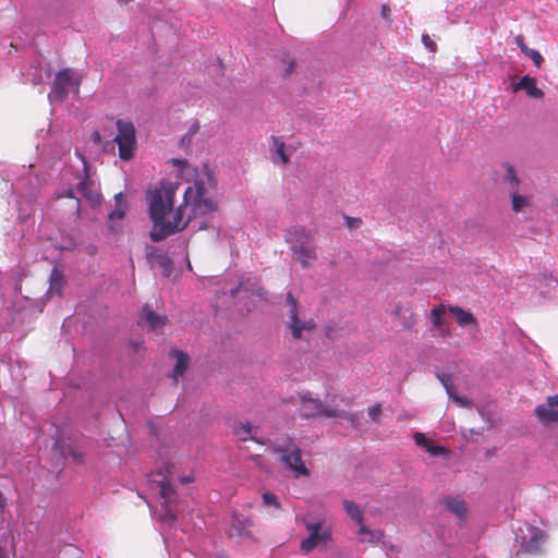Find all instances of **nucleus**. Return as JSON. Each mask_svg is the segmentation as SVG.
Segmentation results:
<instances>
[{"mask_svg":"<svg viewBox=\"0 0 558 558\" xmlns=\"http://www.w3.org/2000/svg\"><path fill=\"white\" fill-rule=\"evenodd\" d=\"M179 187V182L162 180L146 194L148 215L153 222L149 238L155 243L183 231L190 223L196 230L213 228L208 216L218 210V202L214 196V177L208 171L197 174L194 183L184 191L182 203L174 208Z\"/></svg>","mask_w":558,"mask_h":558,"instance_id":"obj_1","label":"nucleus"},{"mask_svg":"<svg viewBox=\"0 0 558 558\" xmlns=\"http://www.w3.org/2000/svg\"><path fill=\"white\" fill-rule=\"evenodd\" d=\"M299 414L302 418H347L354 422V416L344 410L324 403L319 398H314L310 392L299 396Z\"/></svg>","mask_w":558,"mask_h":558,"instance_id":"obj_2","label":"nucleus"},{"mask_svg":"<svg viewBox=\"0 0 558 558\" xmlns=\"http://www.w3.org/2000/svg\"><path fill=\"white\" fill-rule=\"evenodd\" d=\"M303 523L308 533V536L301 542V550L303 553H311L314 548L325 550L332 542V532L330 527H324L323 520L310 521L303 519Z\"/></svg>","mask_w":558,"mask_h":558,"instance_id":"obj_3","label":"nucleus"},{"mask_svg":"<svg viewBox=\"0 0 558 558\" xmlns=\"http://www.w3.org/2000/svg\"><path fill=\"white\" fill-rule=\"evenodd\" d=\"M272 451L279 454L280 461L296 478L310 475V470L302 460V449L292 440L275 446Z\"/></svg>","mask_w":558,"mask_h":558,"instance_id":"obj_4","label":"nucleus"},{"mask_svg":"<svg viewBox=\"0 0 558 558\" xmlns=\"http://www.w3.org/2000/svg\"><path fill=\"white\" fill-rule=\"evenodd\" d=\"M286 302L288 305L287 328L294 340H300L304 332H312L315 329V322L312 318L306 319L300 316L299 303L291 292L287 293Z\"/></svg>","mask_w":558,"mask_h":558,"instance_id":"obj_5","label":"nucleus"},{"mask_svg":"<svg viewBox=\"0 0 558 558\" xmlns=\"http://www.w3.org/2000/svg\"><path fill=\"white\" fill-rule=\"evenodd\" d=\"M83 160V174L80 177V181L76 185V189H66L61 193H58L57 197H69V198H76L75 194H81L84 196L87 201H89L93 205H97L100 203L101 195L95 184V182L90 179L88 173V165L87 161L82 158Z\"/></svg>","mask_w":558,"mask_h":558,"instance_id":"obj_6","label":"nucleus"},{"mask_svg":"<svg viewBox=\"0 0 558 558\" xmlns=\"http://www.w3.org/2000/svg\"><path fill=\"white\" fill-rule=\"evenodd\" d=\"M80 85L81 77L72 69H62L54 76L49 98L52 101H63L68 97L70 88H74L78 93Z\"/></svg>","mask_w":558,"mask_h":558,"instance_id":"obj_7","label":"nucleus"},{"mask_svg":"<svg viewBox=\"0 0 558 558\" xmlns=\"http://www.w3.org/2000/svg\"><path fill=\"white\" fill-rule=\"evenodd\" d=\"M117 129L118 134L114 137V142L119 147V157L122 160H130L134 155L136 145L135 128L130 121L118 120Z\"/></svg>","mask_w":558,"mask_h":558,"instance_id":"obj_8","label":"nucleus"},{"mask_svg":"<svg viewBox=\"0 0 558 558\" xmlns=\"http://www.w3.org/2000/svg\"><path fill=\"white\" fill-rule=\"evenodd\" d=\"M534 414L544 426L558 424V395L548 396L535 408Z\"/></svg>","mask_w":558,"mask_h":558,"instance_id":"obj_9","label":"nucleus"},{"mask_svg":"<svg viewBox=\"0 0 558 558\" xmlns=\"http://www.w3.org/2000/svg\"><path fill=\"white\" fill-rule=\"evenodd\" d=\"M291 253L303 268L312 266L317 260L316 247L310 244H294L291 246Z\"/></svg>","mask_w":558,"mask_h":558,"instance_id":"obj_10","label":"nucleus"},{"mask_svg":"<svg viewBox=\"0 0 558 558\" xmlns=\"http://www.w3.org/2000/svg\"><path fill=\"white\" fill-rule=\"evenodd\" d=\"M546 539L547 535L544 531L539 529H532L529 541L523 542L521 544V549L522 551L529 554H539L542 551V546L545 544Z\"/></svg>","mask_w":558,"mask_h":558,"instance_id":"obj_11","label":"nucleus"},{"mask_svg":"<svg viewBox=\"0 0 558 558\" xmlns=\"http://www.w3.org/2000/svg\"><path fill=\"white\" fill-rule=\"evenodd\" d=\"M269 140L271 142L270 150L275 154L272 162H280L282 166H287L291 157L290 153H288V146L280 136L271 135Z\"/></svg>","mask_w":558,"mask_h":558,"instance_id":"obj_12","label":"nucleus"},{"mask_svg":"<svg viewBox=\"0 0 558 558\" xmlns=\"http://www.w3.org/2000/svg\"><path fill=\"white\" fill-rule=\"evenodd\" d=\"M147 324L154 331L161 329L167 323V316L158 315L149 305L145 304L142 308V314L138 324Z\"/></svg>","mask_w":558,"mask_h":558,"instance_id":"obj_13","label":"nucleus"},{"mask_svg":"<svg viewBox=\"0 0 558 558\" xmlns=\"http://www.w3.org/2000/svg\"><path fill=\"white\" fill-rule=\"evenodd\" d=\"M286 241L291 246L294 244H310L313 241V234L305 227L294 226L287 230Z\"/></svg>","mask_w":558,"mask_h":558,"instance_id":"obj_14","label":"nucleus"},{"mask_svg":"<svg viewBox=\"0 0 558 558\" xmlns=\"http://www.w3.org/2000/svg\"><path fill=\"white\" fill-rule=\"evenodd\" d=\"M513 90H525L526 95L531 98L541 99L544 97V93L536 86L535 78L525 75L513 86Z\"/></svg>","mask_w":558,"mask_h":558,"instance_id":"obj_15","label":"nucleus"},{"mask_svg":"<svg viewBox=\"0 0 558 558\" xmlns=\"http://www.w3.org/2000/svg\"><path fill=\"white\" fill-rule=\"evenodd\" d=\"M175 494L173 485L167 481L160 483V496L165 500L162 507L165 508V517L173 521L177 519V512L171 509V497Z\"/></svg>","mask_w":558,"mask_h":558,"instance_id":"obj_16","label":"nucleus"},{"mask_svg":"<svg viewBox=\"0 0 558 558\" xmlns=\"http://www.w3.org/2000/svg\"><path fill=\"white\" fill-rule=\"evenodd\" d=\"M414 440L417 446L425 448L433 457L448 453V450L445 447L434 444L433 440L426 438L422 433H415Z\"/></svg>","mask_w":558,"mask_h":558,"instance_id":"obj_17","label":"nucleus"},{"mask_svg":"<svg viewBox=\"0 0 558 558\" xmlns=\"http://www.w3.org/2000/svg\"><path fill=\"white\" fill-rule=\"evenodd\" d=\"M65 280L62 271L57 267L52 268L49 277V289L47 293L52 295H61L62 290L64 288Z\"/></svg>","mask_w":558,"mask_h":558,"instance_id":"obj_18","label":"nucleus"},{"mask_svg":"<svg viewBox=\"0 0 558 558\" xmlns=\"http://www.w3.org/2000/svg\"><path fill=\"white\" fill-rule=\"evenodd\" d=\"M357 535L362 543L378 544L384 538L383 531L369 530L364 523L359 526Z\"/></svg>","mask_w":558,"mask_h":558,"instance_id":"obj_19","label":"nucleus"},{"mask_svg":"<svg viewBox=\"0 0 558 558\" xmlns=\"http://www.w3.org/2000/svg\"><path fill=\"white\" fill-rule=\"evenodd\" d=\"M171 354L175 357V365L173 368L172 377L174 378V381L177 383L178 377L182 376L189 366V355L185 354L182 351L173 350Z\"/></svg>","mask_w":558,"mask_h":558,"instance_id":"obj_20","label":"nucleus"},{"mask_svg":"<svg viewBox=\"0 0 558 558\" xmlns=\"http://www.w3.org/2000/svg\"><path fill=\"white\" fill-rule=\"evenodd\" d=\"M444 505L446 509L453 514H456L459 519H463L466 512L465 502L460 498L448 497L444 499Z\"/></svg>","mask_w":558,"mask_h":558,"instance_id":"obj_21","label":"nucleus"},{"mask_svg":"<svg viewBox=\"0 0 558 558\" xmlns=\"http://www.w3.org/2000/svg\"><path fill=\"white\" fill-rule=\"evenodd\" d=\"M343 508L356 525L360 526L364 523V512L357 504L352 500H343Z\"/></svg>","mask_w":558,"mask_h":558,"instance_id":"obj_22","label":"nucleus"},{"mask_svg":"<svg viewBox=\"0 0 558 558\" xmlns=\"http://www.w3.org/2000/svg\"><path fill=\"white\" fill-rule=\"evenodd\" d=\"M449 312L456 316L458 324L462 327L468 325H476L474 315L459 306H450Z\"/></svg>","mask_w":558,"mask_h":558,"instance_id":"obj_23","label":"nucleus"},{"mask_svg":"<svg viewBox=\"0 0 558 558\" xmlns=\"http://www.w3.org/2000/svg\"><path fill=\"white\" fill-rule=\"evenodd\" d=\"M392 314L400 320L404 330H411L413 328L415 324L414 315L413 313L405 315L402 304H397L392 311Z\"/></svg>","mask_w":558,"mask_h":558,"instance_id":"obj_24","label":"nucleus"},{"mask_svg":"<svg viewBox=\"0 0 558 558\" xmlns=\"http://www.w3.org/2000/svg\"><path fill=\"white\" fill-rule=\"evenodd\" d=\"M252 424L247 421L245 422H238L233 425V433L239 437L241 441H247L252 439L251 432H252Z\"/></svg>","mask_w":558,"mask_h":558,"instance_id":"obj_25","label":"nucleus"},{"mask_svg":"<svg viewBox=\"0 0 558 558\" xmlns=\"http://www.w3.org/2000/svg\"><path fill=\"white\" fill-rule=\"evenodd\" d=\"M529 206V197L519 194L518 191L511 192V208L514 213H520Z\"/></svg>","mask_w":558,"mask_h":558,"instance_id":"obj_26","label":"nucleus"},{"mask_svg":"<svg viewBox=\"0 0 558 558\" xmlns=\"http://www.w3.org/2000/svg\"><path fill=\"white\" fill-rule=\"evenodd\" d=\"M506 173H505V181L509 184V189L511 192L518 191L520 180L517 177V171L513 166L511 165H505Z\"/></svg>","mask_w":558,"mask_h":558,"instance_id":"obj_27","label":"nucleus"},{"mask_svg":"<svg viewBox=\"0 0 558 558\" xmlns=\"http://www.w3.org/2000/svg\"><path fill=\"white\" fill-rule=\"evenodd\" d=\"M445 313H446V307L444 304L435 306L430 311L432 324H433L434 328L440 329L442 327V324H444L442 317H444Z\"/></svg>","mask_w":558,"mask_h":558,"instance_id":"obj_28","label":"nucleus"},{"mask_svg":"<svg viewBox=\"0 0 558 558\" xmlns=\"http://www.w3.org/2000/svg\"><path fill=\"white\" fill-rule=\"evenodd\" d=\"M446 390L449 395V397L459 405L462 408H470L472 405V401L469 400L465 397L458 396L451 386H449L447 383H444Z\"/></svg>","mask_w":558,"mask_h":558,"instance_id":"obj_29","label":"nucleus"},{"mask_svg":"<svg viewBox=\"0 0 558 558\" xmlns=\"http://www.w3.org/2000/svg\"><path fill=\"white\" fill-rule=\"evenodd\" d=\"M523 54L530 58L537 68H541L542 63L544 62V58L535 49L529 48Z\"/></svg>","mask_w":558,"mask_h":558,"instance_id":"obj_30","label":"nucleus"},{"mask_svg":"<svg viewBox=\"0 0 558 558\" xmlns=\"http://www.w3.org/2000/svg\"><path fill=\"white\" fill-rule=\"evenodd\" d=\"M263 502L265 506H271L276 509L280 508V502L278 500V497L272 493H265L263 494Z\"/></svg>","mask_w":558,"mask_h":558,"instance_id":"obj_31","label":"nucleus"},{"mask_svg":"<svg viewBox=\"0 0 558 558\" xmlns=\"http://www.w3.org/2000/svg\"><path fill=\"white\" fill-rule=\"evenodd\" d=\"M282 64H283V74L286 76L291 75L295 71L296 63H295L294 59L286 58L282 60Z\"/></svg>","mask_w":558,"mask_h":558,"instance_id":"obj_32","label":"nucleus"},{"mask_svg":"<svg viewBox=\"0 0 558 558\" xmlns=\"http://www.w3.org/2000/svg\"><path fill=\"white\" fill-rule=\"evenodd\" d=\"M380 414H381V405L380 404H375V405L368 408V416L371 417L372 421L377 422Z\"/></svg>","mask_w":558,"mask_h":558,"instance_id":"obj_33","label":"nucleus"},{"mask_svg":"<svg viewBox=\"0 0 558 558\" xmlns=\"http://www.w3.org/2000/svg\"><path fill=\"white\" fill-rule=\"evenodd\" d=\"M125 209L124 207H117L116 206V209L112 210L110 214H109V219L110 220H120V219H123V217L125 216Z\"/></svg>","mask_w":558,"mask_h":558,"instance_id":"obj_34","label":"nucleus"},{"mask_svg":"<svg viewBox=\"0 0 558 558\" xmlns=\"http://www.w3.org/2000/svg\"><path fill=\"white\" fill-rule=\"evenodd\" d=\"M422 41H423V44L425 45V47H427V48L429 49V51H432V52H435V51H436V49H437V45L435 44V41H433V40L430 39V37H429L428 35L424 34V35L422 36Z\"/></svg>","mask_w":558,"mask_h":558,"instance_id":"obj_35","label":"nucleus"},{"mask_svg":"<svg viewBox=\"0 0 558 558\" xmlns=\"http://www.w3.org/2000/svg\"><path fill=\"white\" fill-rule=\"evenodd\" d=\"M380 15L386 22L391 23V11L388 4L381 5Z\"/></svg>","mask_w":558,"mask_h":558,"instance_id":"obj_36","label":"nucleus"},{"mask_svg":"<svg viewBox=\"0 0 558 558\" xmlns=\"http://www.w3.org/2000/svg\"><path fill=\"white\" fill-rule=\"evenodd\" d=\"M514 40L522 53H524L529 49V47L524 43V37L522 35H517Z\"/></svg>","mask_w":558,"mask_h":558,"instance_id":"obj_37","label":"nucleus"},{"mask_svg":"<svg viewBox=\"0 0 558 558\" xmlns=\"http://www.w3.org/2000/svg\"><path fill=\"white\" fill-rule=\"evenodd\" d=\"M347 226L349 228H357L361 226L362 220L360 218L345 217Z\"/></svg>","mask_w":558,"mask_h":558,"instance_id":"obj_38","label":"nucleus"},{"mask_svg":"<svg viewBox=\"0 0 558 558\" xmlns=\"http://www.w3.org/2000/svg\"><path fill=\"white\" fill-rule=\"evenodd\" d=\"M114 201H116V206L117 207H124V208H126V204H125V202L123 199V194L121 192L114 195Z\"/></svg>","mask_w":558,"mask_h":558,"instance_id":"obj_39","label":"nucleus"},{"mask_svg":"<svg viewBox=\"0 0 558 558\" xmlns=\"http://www.w3.org/2000/svg\"><path fill=\"white\" fill-rule=\"evenodd\" d=\"M198 129H199V124H198L197 122L193 123V124L190 126V130H189V132L185 134L184 138H185L186 136L192 137L194 134H196V133H197Z\"/></svg>","mask_w":558,"mask_h":558,"instance_id":"obj_40","label":"nucleus"},{"mask_svg":"<svg viewBox=\"0 0 558 558\" xmlns=\"http://www.w3.org/2000/svg\"><path fill=\"white\" fill-rule=\"evenodd\" d=\"M301 146V143H296L295 145H289L288 146V153H290V156Z\"/></svg>","mask_w":558,"mask_h":558,"instance_id":"obj_41","label":"nucleus"},{"mask_svg":"<svg viewBox=\"0 0 558 558\" xmlns=\"http://www.w3.org/2000/svg\"><path fill=\"white\" fill-rule=\"evenodd\" d=\"M180 481L183 484H189V483L194 482V477L193 476H183V477L180 478Z\"/></svg>","mask_w":558,"mask_h":558,"instance_id":"obj_42","label":"nucleus"},{"mask_svg":"<svg viewBox=\"0 0 558 558\" xmlns=\"http://www.w3.org/2000/svg\"><path fill=\"white\" fill-rule=\"evenodd\" d=\"M72 457L77 461H83V456L81 453L72 452Z\"/></svg>","mask_w":558,"mask_h":558,"instance_id":"obj_43","label":"nucleus"},{"mask_svg":"<svg viewBox=\"0 0 558 558\" xmlns=\"http://www.w3.org/2000/svg\"><path fill=\"white\" fill-rule=\"evenodd\" d=\"M3 507V496H2V493L0 492V508Z\"/></svg>","mask_w":558,"mask_h":558,"instance_id":"obj_44","label":"nucleus"},{"mask_svg":"<svg viewBox=\"0 0 558 558\" xmlns=\"http://www.w3.org/2000/svg\"><path fill=\"white\" fill-rule=\"evenodd\" d=\"M240 287H238L236 289L232 290L231 293H232V296H235L236 292L239 291Z\"/></svg>","mask_w":558,"mask_h":558,"instance_id":"obj_45","label":"nucleus"},{"mask_svg":"<svg viewBox=\"0 0 558 558\" xmlns=\"http://www.w3.org/2000/svg\"><path fill=\"white\" fill-rule=\"evenodd\" d=\"M75 208H76V210H78V209H80V202H78V198H76Z\"/></svg>","mask_w":558,"mask_h":558,"instance_id":"obj_46","label":"nucleus"},{"mask_svg":"<svg viewBox=\"0 0 558 558\" xmlns=\"http://www.w3.org/2000/svg\"><path fill=\"white\" fill-rule=\"evenodd\" d=\"M95 138L99 140V133L98 132H95Z\"/></svg>","mask_w":558,"mask_h":558,"instance_id":"obj_47","label":"nucleus"}]
</instances>
